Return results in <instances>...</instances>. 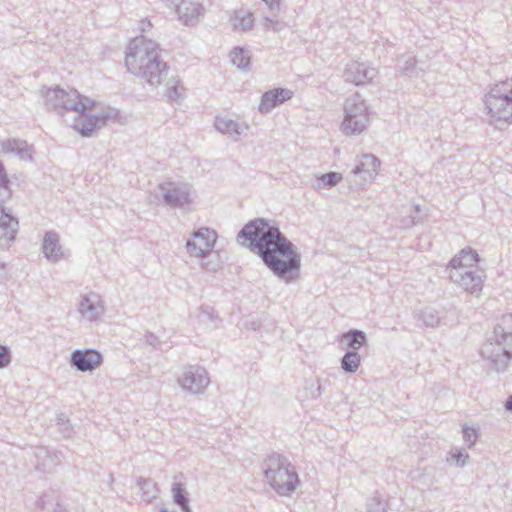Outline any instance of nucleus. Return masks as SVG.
<instances>
[{"mask_svg": "<svg viewBox=\"0 0 512 512\" xmlns=\"http://www.w3.org/2000/svg\"><path fill=\"white\" fill-rule=\"evenodd\" d=\"M237 241L255 251L266 267L286 283L300 276L301 254L273 220L256 218L238 233Z\"/></svg>", "mask_w": 512, "mask_h": 512, "instance_id": "1", "label": "nucleus"}, {"mask_svg": "<svg viewBox=\"0 0 512 512\" xmlns=\"http://www.w3.org/2000/svg\"><path fill=\"white\" fill-rule=\"evenodd\" d=\"M128 71L145 80L150 86L158 87L165 82L166 96L170 100H178L184 96V87L175 77L167 78L169 67L160 57L156 42L137 37L130 42L125 56Z\"/></svg>", "mask_w": 512, "mask_h": 512, "instance_id": "2", "label": "nucleus"}, {"mask_svg": "<svg viewBox=\"0 0 512 512\" xmlns=\"http://www.w3.org/2000/svg\"><path fill=\"white\" fill-rule=\"evenodd\" d=\"M489 125L498 130L512 123V78L495 84L485 95Z\"/></svg>", "mask_w": 512, "mask_h": 512, "instance_id": "3", "label": "nucleus"}, {"mask_svg": "<svg viewBox=\"0 0 512 512\" xmlns=\"http://www.w3.org/2000/svg\"><path fill=\"white\" fill-rule=\"evenodd\" d=\"M263 472L270 486L282 496L290 495L300 483L295 467L280 454L265 459Z\"/></svg>", "mask_w": 512, "mask_h": 512, "instance_id": "4", "label": "nucleus"}, {"mask_svg": "<svg viewBox=\"0 0 512 512\" xmlns=\"http://www.w3.org/2000/svg\"><path fill=\"white\" fill-rule=\"evenodd\" d=\"M44 98L47 109L55 111L60 115L64 114L66 111L84 113L87 108H91L94 104L93 100L82 97L80 93L73 88H49L45 92Z\"/></svg>", "mask_w": 512, "mask_h": 512, "instance_id": "5", "label": "nucleus"}, {"mask_svg": "<svg viewBox=\"0 0 512 512\" xmlns=\"http://www.w3.org/2000/svg\"><path fill=\"white\" fill-rule=\"evenodd\" d=\"M12 197L10 181L5 167L0 162V249H7L14 242L19 222L3 207V203Z\"/></svg>", "mask_w": 512, "mask_h": 512, "instance_id": "6", "label": "nucleus"}, {"mask_svg": "<svg viewBox=\"0 0 512 512\" xmlns=\"http://www.w3.org/2000/svg\"><path fill=\"white\" fill-rule=\"evenodd\" d=\"M369 121L366 101L359 93L350 95L344 103V119L341 123L343 134L359 135L367 128Z\"/></svg>", "mask_w": 512, "mask_h": 512, "instance_id": "7", "label": "nucleus"}, {"mask_svg": "<svg viewBox=\"0 0 512 512\" xmlns=\"http://www.w3.org/2000/svg\"><path fill=\"white\" fill-rule=\"evenodd\" d=\"M481 355L496 372H504L512 359V346L506 340L490 334L482 347Z\"/></svg>", "mask_w": 512, "mask_h": 512, "instance_id": "8", "label": "nucleus"}, {"mask_svg": "<svg viewBox=\"0 0 512 512\" xmlns=\"http://www.w3.org/2000/svg\"><path fill=\"white\" fill-rule=\"evenodd\" d=\"M176 381L184 392L191 395L203 394L210 384L207 370L204 367L194 365L183 367Z\"/></svg>", "mask_w": 512, "mask_h": 512, "instance_id": "9", "label": "nucleus"}, {"mask_svg": "<svg viewBox=\"0 0 512 512\" xmlns=\"http://www.w3.org/2000/svg\"><path fill=\"white\" fill-rule=\"evenodd\" d=\"M106 307L101 296L95 292L82 294L79 297L77 311L80 318L88 323H99Z\"/></svg>", "mask_w": 512, "mask_h": 512, "instance_id": "10", "label": "nucleus"}, {"mask_svg": "<svg viewBox=\"0 0 512 512\" xmlns=\"http://www.w3.org/2000/svg\"><path fill=\"white\" fill-rule=\"evenodd\" d=\"M157 193L165 204L174 208H184L190 203V187L179 182H164L157 187Z\"/></svg>", "mask_w": 512, "mask_h": 512, "instance_id": "11", "label": "nucleus"}, {"mask_svg": "<svg viewBox=\"0 0 512 512\" xmlns=\"http://www.w3.org/2000/svg\"><path fill=\"white\" fill-rule=\"evenodd\" d=\"M381 161L373 154H363L361 160L355 165L348 179L355 185L364 186L378 175Z\"/></svg>", "mask_w": 512, "mask_h": 512, "instance_id": "12", "label": "nucleus"}, {"mask_svg": "<svg viewBox=\"0 0 512 512\" xmlns=\"http://www.w3.org/2000/svg\"><path fill=\"white\" fill-rule=\"evenodd\" d=\"M192 236L193 239H189L186 243V249L190 256L198 258L206 257L217 240L216 232L207 227L198 229Z\"/></svg>", "mask_w": 512, "mask_h": 512, "instance_id": "13", "label": "nucleus"}, {"mask_svg": "<svg viewBox=\"0 0 512 512\" xmlns=\"http://www.w3.org/2000/svg\"><path fill=\"white\" fill-rule=\"evenodd\" d=\"M449 279L472 295L482 291V273L478 269H446Z\"/></svg>", "mask_w": 512, "mask_h": 512, "instance_id": "14", "label": "nucleus"}, {"mask_svg": "<svg viewBox=\"0 0 512 512\" xmlns=\"http://www.w3.org/2000/svg\"><path fill=\"white\" fill-rule=\"evenodd\" d=\"M175 9L179 19L185 25H195L203 17L204 0H163Z\"/></svg>", "mask_w": 512, "mask_h": 512, "instance_id": "15", "label": "nucleus"}, {"mask_svg": "<svg viewBox=\"0 0 512 512\" xmlns=\"http://www.w3.org/2000/svg\"><path fill=\"white\" fill-rule=\"evenodd\" d=\"M80 114L81 116L75 120L74 128L84 137H90L96 130L105 126L108 120L117 116V112L113 109L103 110L90 116L85 115V112Z\"/></svg>", "mask_w": 512, "mask_h": 512, "instance_id": "16", "label": "nucleus"}, {"mask_svg": "<svg viewBox=\"0 0 512 512\" xmlns=\"http://www.w3.org/2000/svg\"><path fill=\"white\" fill-rule=\"evenodd\" d=\"M103 362L102 354L95 349H76L70 355V366L80 372H92Z\"/></svg>", "mask_w": 512, "mask_h": 512, "instance_id": "17", "label": "nucleus"}, {"mask_svg": "<svg viewBox=\"0 0 512 512\" xmlns=\"http://www.w3.org/2000/svg\"><path fill=\"white\" fill-rule=\"evenodd\" d=\"M30 461L37 471L52 473L60 465L62 454L59 451L38 446L33 449Z\"/></svg>", "mask_w": 512, "mask_h": 512, "instance_id": "18", "label": "nucleus"}, {"mask_svg": "<svg viewBox=\"0 0 512 512\" xmlns=\"http://www.w3.org/2000/svg\"><path fill=\"white\" fill-rule=\"evenodd\" d=\"M376 75V69L357 61L348 63L344 72L345 81L357 86L369 83Z\"/></svg>", "mask_w": 512, "mask_h": 512, "instance_id": "19", "label": "nucleus"}, {"mask_svg": "<svg viewBox=\"0 0 512 512\" xmlns=\"http://www.w3.org/2000/svg\"><path fill=\"white\" fill-rule=\"evenodd\" d=\"M293 92L285 88H275L265 92L261 96V101L258 110L262 114L269 113L278 105L284 103L286 100L291 99Z\"/></svg>", "mask_w": 512, "mask_h": 512, "instance_id": "20", "label": "nucleus"}, {"mask_svg": "<svg viewBox=\"0 0 512 512\" xmlns=\"http://www.w3.org/2000/svg\"><path fill=\"white\" fill-rule=\"evenodd\" d=\"M33 152V147L25 140L10 138L0 141V153L17 155L23 161H32Z\"/></svg>", "mask_w": 512, "mask_h": 512, "instance_id": "21", "label": "nucleus"}, {"mask_svg": "<svg viewBox=\"0 0 512 512\" xmlns=\"http://www.w3.org/2000/svg\"><path fill=\"white\" fill-rule=\"evenodd\" d=\"M214 126L217 131L227 135L233 141H238L241 135H245L249 130V125L246 122H237L226 116L216 117Z\"/></svg>", "mask_w": 512, "mask_h": 512, "instance_id": "22", "label": "nucleus"}, {"mask_svg": "<svg viewBox=\"0 0 512 512\" xmlns=\"http://www.w3.org/2000/svg\"><path fill=\"white\" fill-rule=\"evenodd\" d=\"M42 249L45 257L53 263L58 262L63 257L60 238L55 231L45 233Z\"/></svg>", "mask_w": 512, "mask_h": 512, "instance_id": "23", "label": "nucleus"}, {"mask_svg": "<svg viewBox=\"0 0 512 512\" xmlns=\"http://www.w3.org/2000/svg\"><path fill=\"white\" fill-rule=\"evenodd\" d=\"M478 261L476 251L471 248H464L450 260L446 269H478L476 266Z\"/></svg>", "mask_w": 512, "mask_h": 512, "instance_id": "24", "label": "nucleus"}, {"mask_svg": "<svg viewBox=\"0 0 512 512\" xmlns=\"http://www.w3.org/2000/svg\"><path fill=\"white\" fill-rule=\"evenodd\" d=\"M340 343L347 351L357 352V350L367 344V336L362 330L351 329L340 336Z\"/></svg>", "mask_w": 512, "mask_h": 512, "instance_id": "25", "label": "nucleus"}, {"mask_svg": "<svg viewBox=\"0 0 512 512\" xmlns=\"http://www.w3.org/2000/svg\"><path fill=\"white\" fill-rule=\"evenodd\" d=\"M491 334L500 340H506L512 346V314L503 315Z\"/></svg>", "mask_w": 512, "mask_h": 512, "instance_id": "26", "label": "nucleus"}, {"mask_svg": "<svg viewBox=\"0 0 512 512\" xmlns=\"http://www.w3.org/2000/svg\"><path fill=\"white\" fill-rule=\"evenodd\" d=\"M137 486L140 489V497L146 503H151L153 500L158 498L159 489L157 483L151 478L140 477L137 480Z\"/></svg>", "mask_w": 512, "mask_h": 512, "instance_id": "27", "label": "nucleus"}, {"mask_svg": "<svg viewBox=\"0 0 512 512\" xmlns=\"http://www.w3.org/2000/svg\"><path fill=\"white\" fill-rule=\"evenodd\" d=\"M253 14L247 11H236L231 17L232 28L235 31H249L253 27Z\"/></svg>", "mask_w": 512, "mask_h": 512, "instance_id": "28", "label": "nucleus"}, {"mask_svg": "<svg viewBox=\"0 0 512 512\" xmlns=\"http://www.w3.org/2000/svg\"><path fill=\"white\" fill-rule=\"evenodd\" d=\"M231 63L237 68L248 71L250 69V54L248 50L241 47H235L230 52Z\"/></svg>", "mask_w": 512, "mask_h": 512, "instance_id": "29", "label": "nucleus"}, {"mask_svg": "<svg viewBox=\"0 0 512 512\" xmlns=\"http://www.w3.org/2000/svg\"><path fill=\"white\" fill-rule=\"evenodd\" d=\"M361 364V356L356 351H346L341 358V368L347 374L355 373Z\"/></svg>", "mask_w": 512, "mask_h": 512, "instance_id": "30", "label": "nucleus"}, {"mask_svg": "<svg viewBox=\"0 0 512 512\" xmlns=\"http://www.w3.org/2000/svg\"><path fill=\"white\" fill-rule=\"evenodd\" d=\"M342 180V174L338 172H328L322 174L316 179V189L332 188Z\"/></svg>", "mask_w": 512, "mask_h": 512, "instance_id": "31", "label": "nucleus"}, {"mask_svg": "<svg viewBox=\"0 0 512 512\" xmlns=\"http://www.w3.org/2000/svg\"><path fill=\"white\" fill-rule=\"evenodd\" d=\"M418 319L427 327H437L440 324L439 313L432 307L422 309L418 314Z\"/></svg>", "mask_w": 512, "mask_h": 512, "instance_id": "32", "label": "nucleus"}, {"mask_svg": "<svg viewBox=\"0 0 512 512\" xmlns=\"http://www.w3.org/2000/svg\"><path fill=\"white\" fill-rule=\"evenodd\" d=\"M387 502L383 500L382 495L376 491L366 502L367 512H386Z\"/></svg>", "mask_w": 512, "mask_h": 512, "instance_id": "33", "label": "nucleus"}, {"mask_svg": "<svg viewBox=\"0 0 512 512\" xmlns=\"http://www.w3.org/2000/svg\"><path fill=\"white\" fill-rule=\"evenodd\" d=\"M469 460V454L464 452L462 449H453L448 453L447 462L450 465L463 468L466 466Z\"/></svg>", "mask_w": 512, "mask_h": 512, "instance_id": "34", "label": "nucleus"}, {"mask_svg": "<svg viewBox=\"0 0 512 512\" xmlns=\"http://www.w3.org/2000/svg\"><path fill=\"white\" fill-rule=\"evenodd\" d=\"M403 65L400 66L401 74L408 77H417L418 70L416 67L417 60L414 56L411 55H403L402 57Z\"/></svg>", "mask_w": 512, "mask_h": 512, "instance_id": "35", "label": "nucleus"}, {"mask_svg": "<svg viewBox=\"0 0 512 512\" xmlns=\"http://www.w3.org/2000/svg\"><path fill=\"white\" fill-rule=\"evenodd\" d=\"M173 502L177 505L181 502L189 500V493L179 482H175L171 487Z\"/></svg>", "mask_w": 512, "mask_h": 512, "instance_id": "36", "label": "nucleus"}, {"mask_svg": "<svg viewBox=\"0 0 512 512\" xmlns=\"http://www.w3.org/2000/svg\"><path fill=\"white\" fill-rule=\"evenodd\" d=\"M198 318L202 322L211 323H216L219 320L218 316L215 314L214 309L207 305H203L200 307Z\"/></svg>", "mask_w": 512, "mask_h": 512, "instance_id": "37", "label": "nucleus"}, {"mask_svg": "<svg viewBox=\"0 0 512 512\" xmlns=\"http://www.w3.org/2000/svg\"><path fill=\"white\" fill-rule=\"evenodd\" d=\"M462 433L464 442L468 445L469 448L472 447L476 443L478 438L477 430L473 427L464 425Z\"/></svg>", "mask_w": 512, "mask_h": 512, "instance_id": "38", "label": "nucleus"}, {"mask_svg": "<svg viewBox=\"0 0 512 512\" xmlns=\"http://www.w3.org/2000/svg\"><path fill=\"white\" fill-rule=\"evenodd\" d=\"M11 358L10 348L0 344V369L5 368L10 364Z\"/></svg>", "mask_w": 512, "mask_h": 512, "instance_id": "39", "label": "nucleus"}, {"mask_svg": "<svg viewBox=\"0 0 512 512\" xmlns=\"http://www.w3.org/2000/svg\"><path fill=\"white\" fill-rule=\"evenodd\" d=\"M287 27V24L285 21L277 18V17H273V24H272V31L275 32V33H279L281 32L282 30H284L285 28Z\"/></svg>", "mask_w": 512, "mask_h": 512, "instance_id": "40", "label": "nucleus"}, {"mask_svg": "<svg viewBox=\"0 0 512 512\" xmlns=\"http://www.w3.org/2000/svg\"><path fill=\"white\" fill-rule=\"evenodd\" d=\"M272 12L280 11V1L281 0H262Z\"/></svg>", "mask_w": 512, "mask_h": 512, "instance_id": "41", "label": "nucleus"}, {"mask_svg": "<svg viewBox=\"0 0 512 512\" xmlns=\"http://www.w3.org/2000/svg\"><path fill=\"white\" fill-rule=\"evenodd\" d=\"M273 17H263L262 26L265 30H272Z\"/></svg>", "mask_w": 512, "mask_h": 512, "instance_id": "42", "label": "nucleus"}, {"mask_svg": "<svg viewBox=\"0 0 512 512\" xmlns=\"http://www.w3.org/2000/svg\"><path fill=\"white\" fill-rule=\"evenodd\" d=\"M177 505L181 508L182 512H192V509L189 505V500H187L185 502H181Z\"/></svg>", "mask_w": 512, "mask_h": 512, "instance_id": "43", "label": "nucleus"}, {"mask_svg": "<svg viewBox=\"0 0 512 512\" xmlns=\"http://www.w3.org/2000/svg\"><path fill=\"white\" fill-rule=\"evenodd\" d=\"M62 426H63V428H62V430H61V431H62V433H63L65 436L69 437V436L71 435V432H72V428H71V426L69 425V423H68V424H65V425H62Z\"/></svg>", "mask_w": 512, "mask_h": 512, "instance_id": "44", "label": "nucleus"}, {"mask_svg": "<svg viewBox=\"0 0 512 512\" xmlns=\"http://www.w3.org/2000/svg\"><path fill=\"white\" fill-rule=\"evenodd\" d=\"M57 421H58V424H59V425H65V424H68V423H69V420H68V419H66V417H65L63 414H61V415L58 417Z\"/></svg>", "mask_w": 512, "mask_h": 512, "instance_id": "45", "label": "nucleus"}, {"mask_svg": "<svg viewBox=\"0 0 512 512\" xmlns=\"http://www.w3.org/2000/svg\"><path fill=\"white\" fill-rule=\"evenodd\" d=\"M506 410L512 412V395L507 399L505 403Z\"/></svg>", "mask_w": 512, "mask_h": 512, "instance_id": "46", "label": "nucleus"}, {"mask_svg": "<svg viewBox=\"0 0 512 512\" xmlns=\"http://www.w3.org/2000/svg\"><path fill=\"white\" fill-rule=\"evenodd\" d=\"M414 224H415L414 217H410V220L407 225H414Z\"/></svg>", "mask_w": 512, "mask_h": 512, "instance_id": "47", "label": "nucleus"}, {"mask_svg": "<svg viewBox=\"0 0 512 512\" xmlns=\"http://www.w3.org/2000/svg\"><path fill=\"white\" fill-rule=\"evenodd\" d=\"M321 391H322V386H321V384H318V387H317L318 395L321 394Z\"/></svg>", "mask_w": 512, "mask_h": 512, "instance_id": "48", "label": "nucleus"}, {"mask_svg": "<svg viewBox=\"0 0 512 512\" xmlns=\"http://www.w3.org/2000/svg\"><path fill=\"white\" fill-rule=\"evenodd\" d=\"M113 481H114V477H113V475H112V474H110V475H109V482H110V484H112V483H113Z\"/></svg>", "mask_w": 512, "mask_h": 512, "instance_id": "49", "label": "nucleus"}, {"mask_svg": "<svg viewBox=\"0 0 512 512\" xmlns=\"http://www.w3.org/2000/svg\"><path fill=\"white\" fill-rule=\"evenodd\" d=\"M142 23H143V25H147V27H150V26H151V23H150L149 21H147V22H146V21H143Z\"/></svg>", "mask_w": 512, "mask_h": 512, "instance_id": "50", "label": "nucleus"}, {"mask_svg": "<svg viewBox=\"0 0 512 512\" xmlns=\"http://www.w3.org/2000/svg\"><path fill=\"white\" fill-rule=\"evenodd\" d=\"M146 28H147V25H143V24H142V27H141L142 31H145V30H146Z\"/></svg>", "mask_w": 512, "mask_h": 512, "instance_id": "51", "label": "nucleus"}]
</instances>
